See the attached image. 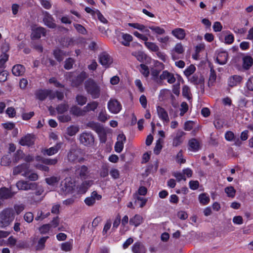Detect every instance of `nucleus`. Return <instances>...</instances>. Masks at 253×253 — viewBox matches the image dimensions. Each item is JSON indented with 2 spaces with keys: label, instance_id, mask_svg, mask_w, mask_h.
<instances>
[{
  "label": "nucleus",
  "instance_id": "nucleus-1",
  "mask_svg": "<svg viewBox=\"0 0 253 253\" xmlns=\"http://www.w3.org/2000/svg\"><path fill=\"white\" fill-rule=\"evenodd\" d=\"M14 212L12 208H5L0 212V227L8 226L14 220Z\"/></svg>",
  "mask_w": 253,
  "mask_h": 253
},
{
  "label": "nucleus",
  "instance_id": "nucleus-2",
  "mask_svg": "<svg viewBox=\"0 0 253 253\" xmlns=\"http://www.w3.org/2000/svg\"><path fill=\"white\" fill-rule=\"evenodd\" d=\"M84 87L92 98H99L100 94V88L94 80L91 79L87 80L84 83Z\"/></svg>",
  "mask_w": 253,
  "mask_h": 253
},
{
  "label": "nucleus",
  "instance_id": "nucleus-3",
  "mask_svg": "<svg viewBox=\"0 0 253 253\" xmlns=\"http://www.w3.org/2000/svg\"><path fill=\"white\" fill-rule=\"evenodd\" d=\"M76 185L71 178H66L61 181L60 191L63 194H72L74 192Z\"/></svg>",
  "mask_w": 253,
  "mask_h": 253
},
{
  "label": "nucleus",
  "instance_id": "nucleus-4",
  "mask_svg": "<svg viewBox=\"0 0 253 253\" xmlns=\"http://www.w3.org/2000/svg\"><path fill=\"white\" fill-rule=\"evenodd\" d=\"M81 143L86 146H91L93 144L94 138L91 132H83L80 135Z\"/></svg>",
  "mask_w": 253,
  "mask_h": 253
},
{
  "label": "nucleus",
  "instance_id": "nucleus-5",
  "mask_svg": "<svg viewBox=\"0 0 253 253\" xmlns=\"http://www.w3.org/2000/svg\"><path fill=\"white\" fill-rule=\"evenodd\" d=\"M30 172L29 165L26 163H23L15 167L13 169V175L21 174L25 177H27L30 173Z\"/></svg>",
  "mask_w": 253,
  "mask_h": 253
},
{
  "label": "nucleus",
  "instance_id": "nucleus-6",
  "mask_svg": "<svg viewBox=\"0 0 253 253\" xmlns=\"http://www.w3.org/2000/svg\"><path fill=\"white\" fill-rule=\"evenodd\" d=\"M42 14L44 24L49 28L55 29L56 27V24L52 16L46 11H43Z\"/></svg>",
  "mask_w": 253,
  "mask_h": 253
},
{
  "label": "nucleus",
  "instance_id": "nucleus-7",
  "mask_svg": "<svg viewBox=\"0 0 253 253\" xmlns=\"http://www.w3.org/2000/svg\"><path fill=\"white\" fill-rule=\"evenodd\" d=\"M17 192L12 191L11 188L2 187L0 188V200H4L12 198Z\"/></svg>",
  "mask_w": 253,
  "mask_h": 253
},
{
  "label": "nucleus",
  "instance_id": "nucleus-8",
  "mask_svg": "<svg viewBox=\"0 0 253 253\" xmlns=\"http://www.w3.org/2000/svg\"><path fill=\"white\" fill-rule=\"evenodd\" d=\"M16 186L18 190H28L37 189L38 185L36 183H29L27 181L19 180L17 182Z\"/></svg>",
  "mask_w": 253,
  "mask_h": 253
},
{
  "label": "nucleus",
  "instance_id": "nucleus-9",
  "mask_svg": "<svg viewBox=\"0 0 253 253\" xmlns=\"http://www.w3.org/2000/svg\"><path fill=\"white\" fill-rule=\"evenodd\" d=\"M185 133L181 130H177L173 136L172 145L177 147L181 145L184 141V136Z\"/></svg>",
  "mask_w": 253,
  "mask_h": 253
},
{
  "label": "nucleus",
  "instance_id": "nucleus-10",
  "mask_svg": "<svg viewBox=\"0 0 253 253\" xmlns=\"http://www.w3.org/2000/svg\"><path fill=\"white\" fill-rule=\"evenodd\" d=\"M35 137L33 134H27L19 140V144L23 146H31L34 144Z\"/></svg>",
  "mask_w": 253,
  "mask_h": 253
},
{
  "label": "nucleus",
  "instance_id": "nucleus-11",
  "mask_svg": "<svg viewBox=\"0 0 253 253\" xmlns=\"http://www.w3.org/2000/svg\"><path fill=\"white\" fill-rule=\"evenodd\" d=\"M87 74L84 71H82L74 79H72V84L73 86L78 87L81 85L84 81L87 78Z\"/></svg>",
  "mask_w": 253,
  "mask_h": 253
},
{
  "label": "nucleus",
  "instance_id": "nucleus-12",
  "mask_svg": "<svg viewBox=\"0 0 253 253\" xmlns=\"http://www.w3.org/2000/svg\"><path fill=\"white\" fill-rule=\"evenodd\" d=\"M242 76L234 75L229 77L228 79L227 84L230 87H233L240 84L243 81Z\"/></svg>",
  "mask_w": 253,
  "mask_h": 253
},
{
  "label": "nucleus",
  "instance_id": "nucleus-13",
  "mask_svg": "<svg viewBox=\"0 0 253 253\" xmlns=\"http://www.w3.org/2000/svg\"><path fill=\"white\" fill-rule=\"evenodd\" d=\"M102 196L98 194L97 192L95 191H93L90 197H86L84 199L85 204L88 206H93L95 203L96 200H99L101 199Z\"/></svg>",
  "mask_w": 253,
  "mask_h": 253
},
{
  "label": "nucleus",
  "instance_id": "nucleus-14",
  "mask_svg": "<svg viewBox=\"0 0 253 253\" xmlns=\"http://www.w3.org/2000/svg\"><path fill=\"white\" fill-rule=\"evenodd\" d=\"M51 90L46 89H40L35 92L36 98L40 101L44 100L48 95H50Z\"/></svg>",
  "mask_w": 253,
  "mask_h": 253
},
{
  "label": "nucleus",
  "instance_id": "nucleus-15",
  "mask_svg": "<svg viewBox=\"0 0 253 253\" xmlns=\"http://www.w3.org/2000/svg\"><path fill=\"white\" fill-rule=\"evenodd\" d=\"M52 54L56 60L59 62L62 61L65 56L69 55L68 53L66 51L58 47L53 50Z\"/></svg>",
  "mask_w": 253,
  "mask_h": 253
},
{
  "label": "nucleus",
  "instance_id": "nucleus-16",
  "mask_svg": "<svg viewBox=\"0 0 253 253\" xmlns=\"http://www.w3.org/2000/svg\"><path fill=\"white\" fill-rule=\"evenodd\" d=\"M157 112L159 118L163 121L164 124L168 123L169 121V117L165 109L160 106L157 107Z\"/></svg>",
  "mask_w": 253,
  "mask_h": 253
},
{
  "label": "nucleus",
  "instance_id": "nucleus-17",
  "mask_svg": "<svg viewBox=\"0 0 253 253\" xmlns=\"http://www.w3.org/2000/svg\"><path fill=\"white\" fill-rule=\"evenodd\" d=\"M46 29L42 27L36 28L33 30L31 34V39L33 40L39 39L41 38L42 35L45 36Z\"/></svg>",
  "mask_w": 253,
  "mask_h": 253
},
{
  "label": "nucleus",
  "instance_id": "nucleus-18",
  "mask_svg": "<svg viewBox=\"0 0 253 253\" xmlns=\"http://www.w3.org/2000/svg\"><path fill=\"white\" fill-rule=\"evenodd\" d=\"M184 51L183 45L181 43H177L171 50V56L173 60L178 59L180 57L177 54H181Z\"/></svg>",
  "mask_w": 253,
  "mask_h": 253
},
{
  "label": "nucleus",
  "instance_id": "nucleus-19",
  "mask_svg": "<svg viewBox=\"0 0 253 253\" xmlns=\"http://www.w3.org/2000/svg\"><path fill=\"white\" fill-rule=\"evenodd\" d=\"M201 148L200 142L195 138H192L188 142L189 150L195 152L198 151Z\"/></svg>",
  "mask_w": 253,
  "mask_h": 253
},
{
  "label": "nucleus",
  "instance_id": "nucleus-20",
  "mask_svg": "<svg viewBox=\"0 0 253 253\" xmlns=\"http://www.w3.org/2000/svg\"><path fill=\"white\" fill-rule=\"evenodd\" d=\"M161 80H166L169 84H173L175 82V78L174 75L167 71H164L160 76Z\"/></svg>",
  "mask_w": 253,
  "mask_h": 253
},
{
  "label": "nucleus",
  "instance_id": "nucleus-21",
  "mask_svg": "<svg viewBox=\"0 0 253 253\" xmlns=\"http://www.w3.org/2000/svg\"><path fill=\"white\" fill-rule=\"evenodd\" d=\"M87 126L94 130L98 134L104 132L103 127L98 123L93 121L89 122L87 124Z\"/></svg>",
  "mask_w": 253,
  "mask_h": 253
},
{
  "label": "nucleus",
  "instance_id": "nucleus-22",
  "mask_svg": "<svg viewBox=\"0 0 253 253\" xmlns=\"http://www.w3.org/2000/svg\"><path fill=\"white\" fill-rule=\"evenodd\" d=\"M132 251L133 253H146V250L142 243L137 242L132 246Z\"/></svg>",
  "mask_w": 253,
  "mask_h": 253
},
{
  "label": "nucleus",
  "instance_id": "nucleus-23",
  "mask_svg": "<svg viewBox=\"0 0 253 253\" xmlns=\"http://www.w3.org/2000/svg\"><path fill=\"white\" fill-rule=\"evenodd\" d=\"M188 79L190 83L194 84L203 85L205 81L204 78L203 76H200V77H199L198 75L196 74L189 77L188 78Z\"/></svg>",
  "mask_w": 253,
  "mask_h": 253
},
{
  "label": "nucleus",
  "instance_id": "nucleus-24",
  "mask_svg": "<svg viewBox=\"0 0 253 253\" xmlns=\"http://www.w3.org/2000/svg\"><path fill=\"white\" fill-rule=\"evenodd\" d=\"M25 71V67L21 64L14 65L12 69V74L15 76H22Z\"/></svg>",
  "mask_w": 253,
  "mask_h": 253
},
{
  "label": "nucleus",
  "instance_id": "nucleus-25",
  "mask_svg": "<svg viewBox=\"0 0 253 253\" xmlns=\"http://www.w3.org/2000/svg\"><path fill=\"white\" fill-rule=\"evenodd\" d=\"M143 217L140 215L136 214L130 218L129 223L131 225L137 227L143 222Z\"/></svg>",
  "mask_w": 253,
  "mask_h": 253
},
{
  "label": "nucleus",
  "instance_id": "nucleus-26",
  "mask_svg": "<svg viewBox=\"0 0 253 253\" xmlns=\"http://www.w3.org/2000/svg\"><path fill=\"white\" fill-rule=\"evenodd\" d=\"M122 109V105L120 101L114 99H112V113L118 114Z\"/></svg>",
  "mask_w": 253,
  "mask_h": 253
},
{
  "label": "nucleus",
  "instance_id": "nucleus-27",
  "mask_svg": "<svg viewBox=\"0 0 253 253\" xmlns=\"http://www.w3.org/2000/svg\"><path fill=\"white\" fill-rule=\"evenodd\" d=\"M76 172L80 178L85 179L88 172V168L85 165H83L78 169H76Z\"/></svg>",
  "mask_w": 253,
  "mask_h": 253
},
{
  "label": "nucleus",
  "instance_id": "nucleus-28",
  "mask_svg": "<svg viewBox=\"0 0 253 253\" xmlns=\"http://www.w3.org/2000/svg\"><path fill=\"white\" fill-rule=\"evenodd\" d=\"M62 143H57L54 146L45 149L44 151L48 156L56 154L61 148Z\"/></svg>",
  "mask_w": 253,
  "mask_h": 253
},
{
  "label": "nucleus",
  "instance_id": "nucleus-29",
  "mask_svg": "<svg viewBox=\"0 0 253 253\" xmlns=\"http://www.w3.org/2000/svg\"><path fill=\"white\" fill-rule=\"evenodd\" d=\"M172 35L178 40H182L185 37V32L182 28H176L171 31Z\"/></svg>",
  "mask_w": 253,
  "mask_h": 253
},
{
  "label": "nucleus",
  "instance_id": "nucleus-30",
  "mask_svg": "<svg viewBox=\"0 0 253 253\" xmlns=\"http://www.w3.org/2000/svg\"><path fill=\"white\" fill-rule=\"evenodd\" d=\"M253 64V58L249 55L243 58V68L245 70H249Z\"/></svg>",
  "mask_w": 253,
  "mask_h": 253
},
{
  "label": "nucleus",
  "instance_id": "nucleus-31",
  "mask_svg": "<svg viewBox=\"0 0 253 253\" xmlns=\"http://www.w3.org/2000/svg\"><path fill=\"white\" fill-rule=\"evenodd\" d=\"M75 40L73 38H70L69 37H64L61 39L60 43L61 45L63 47H68L69 46L74 45Z\"/></svg>",
  "mask_w": 253,
  "mask_h": 253
},
{
  "label": "nucleus",
  "instance_id": "nucleus-32",
  "mask_svg": "<svg viewBox=\"0 0 253 253\" xmlns=\"http://www.w3.org/2000/svg\"><path fill=\"white\" fill-rule=\"evenodd\" d=\"M92 181H84L79 186L78 192L81 194H84L92 184Z\"/></svg>",
  "mask_w": 253,
  "mask_h": 253
},
{
  "label": "nucleus",
  "instance_id": "nucleus-33",
  "mask_svg": "<svg viewBox=\"0 0 253 253\" xmlns=\"http://www.w3.org/2000/svg\"><path fill=\"white\" fill-rule=\"evenodd\" d=\"M228 58V54L226 52H219L216 57V61L218 64L224 65L226 63Z\"/></svg>",
  "mask_w": 253,
  "mask_h": 253
},
{
  "label": "nucleus",
  "instance_id": "nucleus-34",
  "mask_svg": "<svg viewBox=\"0 0 253 253\" xmlns=\"http://www.w3.org/2000/svg\"><path fill=\"white\" fill-rule=\"evenodd\" d=\"M149 28L156 37L159 36V35H164L166 33L165 30L160 26L151 25L149 26Z\"/></svg>",
  "mask_w": 253,
  "mask_h": 253
},
{
  "label": "nucleus",
  "instance_id": "nucleus-35",
  "mask_svg": "<svg viewBox=\"0 0 253 253\" xmlns=\"http://www.w3.org/2000/svg\"><path fill=\"white\" fill-rule=\"evenodd\" d=\"M78 157V152L75 149H70L68 153L67 158L70 162H75L77 161Z\"/></svg>",
  "mask_w": 253,
  "mask_h": 253
},
{
  "label": "nucleus",
  "instance_id": "nucleus-36",
  "mask_svg": "<svg viewBox=\"0 0 253 253\" xmlns=\"http://www.w3.org/2000/svg\"><path fill=\"white\" fill-rule=\"evenodd\" d=\"M157 41L161 44L162 48H166L169 42V37L168 36L164 37H156Z\"/></svg>",
  "mask_w": 253,
  "mask_h": 253
},
{
  "label": "nucleus",
  "instance_id": "nucleus-37",
  "mask_svg": "<svg viewBox=\"0 0 253 253\" xmlns=\"http://www.w3.org/2000/svg\"><path fill=\"white\" fill-rule=\"evenodd\" d=\"M109 61V56L105 52L101 53L99 56V63L104 66L108 64Z\"/></svg>",
  "mask_w": 253,
  "mask_h": 253
},
{
  "label": "nucleus",
  "instance_id": "nucleus-38",
  "mask_svg": "<svg viewBox=\"0 0 253 253\" xmlns=\"http://www.w3.org/2000/svg\"><path fill=\"white\" fill-rule=\"evenodd\" d=\"M48 238V236L43 237L40 238L36 247V250L37 251H42L45 248V243Z\"/></svg>",
  "mask_w": 253,
  "mask_h": 253
},
{
  "label": "nucleus",
  "instance_id": "nucleus-39",
  "mask_svg": "<svg viewBox=\"0 0 253 253\" xmlns=\"http://www.w3.org/2000/svg\"><path fill=\"white\" fill-rule=\"evenodd\" d=\"M69 109V105L67 103H62L58 104L56 107V110L58 114H63L67 112Z\"/></svg>",
  "mask_w": 253,
  "mask_h": 253
},
{
  "label": "nucleus",
  "instance_id": "nucleus-40",
  "mask_svg": "<svg viewBox=\"0 0 253 253\" xmlns=\"http://www.w3.org/2000/svg\"><path fill=\"white\" fill-rule=\"evenodd\" d=\"M66 133L70 136H72L75 135L79 131V127L78 126L71 125L67 128Z\"/></svg>",
  "mask_w": 253,
  "mask_h": 253
},
{
  "label": "nucleus",
  "instance_id": "nucleus-41",
  "mask_svg": "<svg viewBox=\"0 0 253 253\" xmlns=\"http://www.w3.org/2000/svg\"><path fill=\"white\" fill-rule=\"evenodd\" d=\"M199 200L200 204L206 205L210 202V198L207 194L202 193L199 196Z\"/></svg>",
  "mask_w": 253,
  "mask_h": 253
},
{
  "label": "nucleus",
  "instance_id": "nucleus-42",
  "mask_svg": "<svg viewBox=\"0 0 253 253\" xmlns=\"http://www.w3.org/2000/svg\"><path fill=\"white\" fill-rule=\"evenodd\" d=\"M132 40V37L128 34H123L122 35V43L125 46H129L130 42Z\"/></svg>",
  "mask_w": 253,
  "mask_h": 253
},
{
  "label": "nucleus",
  "instance_id": "nucleus-43",
  "mask_svg": "<svg viewBox=\"0 0 253 253\" xmlns=\"http://www.w3.org/2000/svg\"><path fill=\"white\" fill-rule=\"evenodd\" d=\"M144 44L151 51L157 52L159 50V47L155 42H144Z\"/></svg>",
  "mask_w": 253,
  "mask_h": 253
},
{
  "label": "nucleus",
  "instance_id": "nucleus-44",
  "mask_svg": "<svg viewBox=\"0 0 253 253\" xmlns=\"http://www.w3.org/2000/svg\"><path fill=\"white\" fill-rule=\"evenodd\" d=\"M70 112L71 114L76 116H81L83 115L82 109L76 105L71 107Z\"/></svg>",
  "mask_w": 253,
  "mask_h": 253
},
{
  "label": "nucleus",
  "instance_id": "nucleus-45",
  "mask_svg": "<svg viewBox=\"0 0 253 253\" xmlns=\"http://www.w3.org/2000/svg\"><path fill=\"white\" fill-rule=\"evenodd\" d=\"M9 55L3 52L0 56V68L3 69L5 68V64L8 61Z\"/></svg>",
  "mask_w": 253,
  "mask_h": 253
},
{
  "label": "nucleus",
  "instance_id": "nucleus-46",
  "mask_svg": "<svg viewBox=\"0 0 253 253\" xmlns=\"http://www.w3.org/2000/svg\"><path fill=\"white\" fill-rule=\"evenodd\" d=\"M72 242L70 241L62 243L61 245V249L65 252H70L72 250Z\"/></svg>",
  "mask_w": 253,
  "mask_h": 253
},
{
  "label": "nucleus",
  "instance_id": "nucleus-47",
  "mask_svg": "<svg viewBox=\"0 0 253 253\" xmlns=\"http://www.w3.org/2000/svg\"><path fill=\"white\" fill-rule=\"evenodd\" d=\"M24 156V153L23 151L20 149L17 150V151L14 153L13 156V161L15 163H17L20 160L23 159Z\"/></svg>",
  "mask_w": 253,
  "mask_h": 253
},
{
  "label": "nucleus",
  "instance_id": "nucleus-48",
  "mask_svg": "<svg viewBox=\"0 0 253 253\" xmlns=\"http://www.w3.org/2000/svg\"><path fill=\"white\" fill-rule=\"evenodd\" d=\"M216 79V75L215 71L213 69L210 71V75L208 81V85L212 86L215 82Z\"/></svg>",
  "mask_w": 253,
  "mask_h": 253
},
{
  "label": "nucleus",
  "instance_id": "nucleus-49",
  "mask_svg": "<svg viewBox=\"0 0 253 253\" xmlns=\"http://www.w3.org/2000/svg\"><path fill=\"white\" fill-rule=\"evenodd\" d=\"M49 215L50 212L48 211L46 213H44L42 211H39L38 212L37 215L35 217V220L36 221L42 220L43 219L47 217Z\"/></svg>",
  "mask_w": 253,
  "mask_h": 253
},
{
  "label": "nucleus",
  "instance_id": "nucleus-50",
  "mask_svg": "<svg viewBox=\"0 0 253 253\" xmlns=\"http://www.w3.org/2000/svg\"><path fill=\"white\" fill-rule=\"evenodd\" d=\"M74 27L77 31L81 34L85 35L87 34V31L86 29L81 24H73Z\"/></svg>",
  "mask_w": 253,
  "mask_h": 253
},
{
  "label": "nucleus",
  "instance_id": "nucleus-51",
  "mask_svg": "<svg viewBox=\"0 0 253 253\" xmlns=\"http://www.w3.org/2000/svg\"><path fill=\"white\" fill-rule=\"evenodd\" d=\"M196 70V68L193 65H190L184 71V75L189 78Z\"/></svg>",
  "mask_w": 253,
  "mask_h": 253
},
{
  "label": "nucleus",
  "instance_id": "nucleus-52",
  "mask_svg": "<svg viewBox=\"0 0 253 253\" xmlns=\"http://www.w3.org/2000/svg\"><path fill=\"white\" fill-rule=\"evenodd\" d=\"M51 228L50 224H45L39 228V232L41 234L47 233Z\"/></svg>",
  "mask_w": 253,
  "mask_h": 253
},
{
  "label": "nucleus",
  "instance_id": "nucleus-53",
  "mask_svg": "<svg viewBox=\"0 0 253 253\" xmlns=\"http://www.w3.org/2000/svg\"><path fill=\"white\" fill-rule=\"evenodd\" d=\"M226 33L227 35L225 36L224 38V42L226 44H230L232 43L234 41V37L232 34L230 33V32H226Z\"/></svg>",
  "mask_w": 253,
  "mask_h": 253
},
{
  "label": "nucleus",
  "instance_id": "nucleus-54",
  "mask_svg": "<svg viewBox=\"0 0 253 253\" xmlns=\"http://www.w3.org/2000/svg\"><path fill=\"white\" fill-rule=\"evenodd\" d=\"M11 161L8 155L3 156L0 161V165L2 166H8L11 164Z\"/></svg>",
  "mask_w": 253,
  "mask_h": 253
},
{
  "label": "nucleus",
  "instance_id": "nucleus-55",
  "mask_svg": "<svg viewBox=\"0 0 253 253\" xmlns=\"http://www.w3.org/2000/svg\"><path fill=\"white\" fill-rule=\"evenodd\" d=\"M76 102L81 106L84 105L87 101V98L82 95L78 94L76 97Z\"/></svg>",
  "mask_w": 253,
  "mask_h": 253
},
{
  "label": "nucleus",
  "instance_id": "nucleus-56",
  "mask_svg": "<svg viewBox=\"0 0 253 253\" xmlns=\"http://www.w3.org/2000/svg\"><path fill=\"white\" fill-rule=\"evenodd\" d=\"M131 54L140 62H142L145 58V54L142 51H135L132 52Z\"/></svg>",
  "mask_w": 253,
  "mask_h": 253
},
{
  "label": "nucleus",
  "instance_id": "nucleus-57",
  "mask_svg": "<svg viewBox=\"0 0 253 253\" xmlns=\"http://www.w3.org/2000/svg\"><path fill=\"white\" fill-rule=\"evenodd\" d=\"M225 192L229 197H234L235 195L236 190L233 186H228L225 188Z\"/></svg>",
  "mask_w": 253,
  "mask_h": 253
},
{
  "label": "nucleus",
  "instance_id": "nucleus-58",
  "mask_svg": "<svg viewBox=\"0 0 253 253\" xmlns=\"http://www.w3.org/2000/svg\"><path fill=\"white\" fill-rule=\"evenodd\" d=\"M74 63V60L71 58L69 57L66 59L65 61V64L64 65V67L66 70H70L73 67V64Z\"/></svg>",
  "mask_w": 253,
  "mask_h": 253
},
{
  "label": "nucleus",
  "instance_id": "nucleus-59",
  "mask_svg": "<svg viewBox=\"0 0 253 253\" xmlns=\"http://www.w3.org/2000/svg\"><path fill=\"white\" fill-rule=\"evenodd\" d=\"M140 71L145 77H147L149 75L150 72L149 68L144 64H141L140 65Z\"/></svg>",
  "mask_w": 253,
  "mask_h": 253
},
{
  "label": "nucleus",
  "instance_id": "nucleus-60",
  "mask_svg": "<svg viewBox=\"0 0 253 253\" xmlns=\"http://www.w3.org/2000/svg\"><path fill=\"white\" fill-rule=\"evenodd\" d=\"M58 161V158H55L54 159L45 158L43 160V164L46 165H55Z\"/></svg>",
  "mask_w": 253,
  "mask_h": 253
},
{
  "label": "nucleus",
  "instance_id": "nucleus-61",
  "mask_svg": "<svg viewBox=\"0 0 253 253\" xmlns=\"http://www.w3.org/2000/svg\"><path fill=\"white\" fill-rule=\"evenodd\" d=\"M59 179L55 176H51L45 178V181L49 185H54L59 181Z\"/></svg>",
  "mask_w": 253,
  "mask_h": 253
},
{
  "label": "nucleus",
  "instance_id": "nucleus-62",
  "mask_svg": "<svg viewBox=\"0 0 253 253\" xmlns=\"http://www.w3.org/2000/svg\"><path fill=\"white\" fill-rule=\"evenodd\" d=\"M162 140L161 139H159L156 142V146L154 149V153L158 155L160 153V151L161 150L162 148Z\"/></svg>",
  "mask_w": 253,
  "mask_h": 253
},
{
  "label": "nucleus",
  "instance_id": "nucleus-63",
  "mask_svg": "<svg viewBox=\"0 0 253 253\" xmlns=\"http://www.w3.org/2000/svg\"><path fill=\"white\" fill-rule=\"evenodd\" d=\"M176 161L179 164H184L185 163L186 160L183 158L182 151L180 150L176 155Z\"/></svg>",
  "mask_w": 253,
  "mask_h": 253
},
{
  "label": "nucleus",
  "instance_id": "nucleus-64",
  "mask_svg": "<svg viewBox=\"0 0 253 253\" xmlns=\"http://www.w3.org/2000/svg\"><path fill=\"white\" fill-rule=\"evenodd\" d=\"M246 85L248 90L253 91V76L251 77L248 80Z\"/></svg>",
  "mask_w": 253,
  "mask_h": 253
}]
</instances>
